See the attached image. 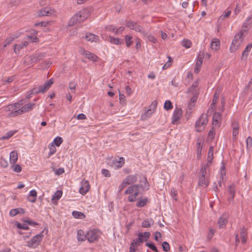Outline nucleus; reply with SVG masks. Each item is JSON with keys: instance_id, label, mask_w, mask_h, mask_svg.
I'll use <instances>...</instances> for the list:
<instances>
[{"instance_id": "1", "label": "nucleus", "mask_w": 252, "mask_h": 252, "mask_svg": "<svg viewBox=\"0 0 252 252\" xmlns=\"http://www.w3.org/2000/svg\"><path fill=\"white\" fill-rule=\"evenodd\" d=\"M140 182H143L144 185H133L129 186L125 191L126 194H132L135 191L139 190V188H142L143 190H148L150 188V184L148 183L147 178L145 176H143L142 178H140Z\"/></svg>"}, {"instance_id": "2", "label": "nucleus", "mask_w": 252, "mask_h": 252, "mask_svg": "<svg viewBox=\"0 0 252 252\" xmlns=\"http://www.w3.org/2000/svg\"><path fill=\"white\" fill-rule=\"evenodd\" d=\"M88 16L87 10L83 9L75 14L69 21L68 26H73L78 23L83 22Z\"/></svg>"}, {"instance_id": "3", "label": "nucleus", "mask_w": 252, "mask_h": 252, "mask_svg": "<svg viewBox=\"0 0 252 252\" xmlns=\"http://www.w3.org/2000/svg\"><path fill=\"white\" fill-rule=\"evenodd\" d=\"M244 37V33L241 31L235 35L229 49L230 52L233 53L240 47Z\"/></svg>"}, {"instance_id": "4", "label": "nucleus", "mask_w": 252, "mask_h": 252, "mask_svg": "<svg viewBox=\"0 0 252 252\" xmlns=\"http://www.w3.org/2000/svg\"><path fill=\"white\" fill-rule=\"evenodd\" d=\"M23 103L22 101L20 102L9 104L6 107L5 110L10 112L8 114L9 117H14L20 115V113L18 112L19 111L20 107H21Z\"/></svg>"}, {"instance_id": "5", "label": "nucleus", "mask_w": 252, "mask_h": 252, "mask_svg": "<svg viewBox=\"0 0 252 252\" xmlns=\"http://www.w3.org/2000/svg\"><path fill=\"white\" fill-rule=\"evenodd\" d=\"M208 122V119L207 114H202L195 124L196 131L201 132L204 130Z\"/></svg>"}, {"instance_id": "6", "label": "nucleus", "mask_w": 252, "mask_h": 252, "mask_svg": "<svg viewBox=\"0 0 252 252\" xmlns=\"http://www.w3.org/2000/svg\"><path fill=\"white\" fill-rule=\"evenodd\" d=\"M44 230L41 231L39 234L33 236L31 240L27 242V246L31 248H35L38 246L42 240Z\"/></svg>"}, {"instance_id": "7", "label": "nucleus", "mask_w": 252, "mask_h": 252, "mask_svg": "<svg viewBox=\"0 0 252 252\" xmlns=\"http://www.w3.org/2000/svg\"><path fill=\"white\" fill-rule=\"evenodd\" d=\"M126 26L131 30L139 32L144 36H146L147 35V33L143 28L136 22L129 21L126 23Z\"/></svg>"}, {"instance_id": "8", "label": "nucleus", "mask_w": 252, "mask_h": 252, "mask_svg": "<svg viewBox=\"0 0 252 252\" xmlns=\"http://www.w3.org/2000/svg\"><path fill=\"white\" fill-rule=\"evenodd\" d=\"M87 239L90 243H93L98 240L99 232L96 229L90 230L86 233Z\"/></svg>"}, {"instance_id": "9", "label": "nucleus", "mask_w": 252, "mask_h": 252, "mask_svg": "<svg viewBox=\"0 0 252 252\" xmlns=\"http://www.w3.org/2000/svg\"><path fill=\"white\" fill-rule=\"evenodd\" d=\"M183 111L181 108H176L173 112L172 123L174 125L177 124L178 121L181 118Z\"/></svg>"}, {"instance_id": "10", "label": "nucleus", "mask_w": 252, "mask_h": 252, "mask_svg": "<svg viewBox=\"0 0 252 252\" xmlns=\"http://www.w3.org/2000/svg\"><path fill=\"white\" fill-rule=\"evenodd\" d=\"M52 79L47 80L43 85L39 86L40 93H44L48 91L53 84Z\"/></svg>"}, {"instance_id": "11", "label": "nucleus", "mask_w": 252, "mask_h": 252, "mask_svg": "<svg viewBox=\"0 0 252 252\" xmlns=\"http://www.w3.org/2000/svg\"><path fill=\"white\" fill-rule=\"evenodd\" d=\"M52 79L47 80L43 85L39 86L40 93H44L48 91L53 84Z\"/></svg>"}, {"instance_id": "12", "label": "nucleus", "mask_w": 252, "mask_h": 252, "mask_svg": "<svg viewBox=\"0 0 252 252\" xmlns=\"http://www.w3.org/2000/svg\"><path fill=\"white\" fill-rule=\"evenodd\" d=\"M213 125L220 127L221 123V115L219 112H215L213 116Z\"/></svg>"}, {"instance_id": "13", "label": "nucleus", "mask_w": 252, "mask_h": 252, "mask_svg": "<svg viewBox=\"0 0 252 252\" xmlns=\"http://www.w3.org/2000/svg\"><path fill=\"white\" fill-rule=\"evenodd\" d=\"M35 105L34 103H29L23 106L21 108L20 107L19 111L20 115H22L26 112H29L33 109Z\"/></svg>"}, {"instance_id": "14", "label": "nucleus", "mask_w": 252, "mask_h": 252, "mask_svg": "<svg viewBox=\"0 0 252 252\" xmlns=\"http://www.w3.org/2000/svg\"><path fill=\"white\" fill-rule=\"evenodd\" d=\"M82 186L79 189V192L82 195H85L90 189V184L88 181L83 180L81 182Z\"/></svg>"}, {"instance_id": "15", "label": "nucleus", "mask_w": 252, "mask_h": 252, "mask_svg": "<svg viewBox=\"0 0 252 252\" xmlns=\"http://www.w3.org/2000/svg\"><path fill=\"white\" fill-rule=\"evenodd\" d=\"M138 179V174H135L127 176L124 180L126 182L127 184L131 185L136 183Z\"/></svg>"}, {"instance_id": "16", "label": "nucleus", "mask_w": 252, "mask_h": 252, "mask_svg": "<svg viewBox=\"0 0 252 252\" xmlns=\"http://www.w3.org/2000/svg\"><path fill=\"white\" fill-rule=\"evenodd\" d=\"M81 54L85 55L87 59L92 61L94 62H96L98 60V57L97 56L88 51L84 50L83 52L81 53Z\"/></svg>"}, {"instance_id": "17", "label": "nucleus", "mask_w": 252, "mask_h": 252, "mask_svg": "<svg viewBox=\"0 0 252 252\" xmlns=\"http://www.w3.org/2000/svg\"><path fill=\"white\" fill-rule=\"evenodd\" d=\"M203 55H199L197 58V61L196 62L195 67L194 70V72L195 73H198L200 70V68L203 62Z\"/></svg>"}, {"instance_id": "18", "label": "nucleus", "mask_w": 252, "mask_h": 252, "mask_svg": "<svg viewBox=\"0 0 252 252\" xmlns=\"http://www.w3.org/2000/svg\"><path fill=\"white\" fill-rule=\"evenodd\" d=\"M85 39L91 42H97L99 41V37L98 35L93 34L90 32H88L85 36Z\"/></svg>"}, {"instance_id": "19", "label": "nucleus", "mask_w": 252, "mask_h": 252, "mask_svg": "<svg viewBox=\"0 0 252 252\" xmlns=\"http://www.w3.org/2000/svg\"><path fill=\"white\" fill-rule=\"evenodd\" d=\"M157 101L156 100L153 101L150 105L149 109L146 112V115L150 117V115L154 113L155 110L157 108Z\"/></svg>"}, {"instance_id": "20", "label": "nucleus", "mask_w": 252, "mask_h": 252, "mask_svg": "<svg viewBox=\"0 0 252 252\" xmlns=\"http://www.w3.org/2000/svg\"><path fill=\"white\" fill-rule=\"evenodd\" d=\"M53 13L51 9L48 7H46L44 9H41L37 12L38 16L39 17L48 16Z\"/></svg>"}, {"instance_id": "21", "label": "nucleus", "mask_w": 252, "mask_h": 252, "mask_svg": "<svg viewBox=\"0 0 252 252\" xmlns=\"http://www.w3.org/2000/svg\"><path fill=\"white\" fill-rule=\"evenodd\" d=\"M29 44V42L28 41H24L22 42L21 43L19 44H15L14 45V52L16 54H18L20 51V50L24 47H27Z\"/></svg>"}, {"instance_id": "22", "label": "nucleus", "mask_w": 252, "mask_h": 252, "mask_svg": "<svg viewBox=\"0 0 252 252\" xmlns=\"http://www.w3.org/2000/svg\"><path fill=\"white\" fill-rule=\"evenodd\" d=\"M36 191L34 189H32L30 191L29 195L28 196V199L30 202L32 203H34L36 201Z\"/></svg>"}, {"instance_id": "23", "label": "nucleus", "mask_w": 252, "mask_h": 252, "mask_svg": "<svg viewBox=\"0 0 252 252\" xmlns=\"http://www.w3.org/2000/svg\"><path fill=\"white\" fill-rule=\"evenodd\" d=\"M233 128L232 136L233 139H236L239 133V125L237 122H234L232 123Z\"/></svg>"}, {"instance_id": "24", "label": "nucleus", "mask_w": 252, "mask_h": 252, "mask_svg": "<svg viewBox=\"0 0 252 252\" xmlns=\"http://www.w3.org/2000/svg\"><path fill=\"white\" fill-rule=\"evenodd\" d=\"M252 48V43L249 44L246 47L245 50L243 52L242 55V59L246 60L249 55V53L250 52Z\"/></svg>"}, {"instance_id": "25", "label": "nucleus", "mask_w": 252, "mask_h": 252, "mask_svg": "<svg viewBox=\"0 0 252 252\" xmlns=\"http://www.w3.org/2000/svg\"><path fill=\"white\" fill-rule=\"evenodd\" d=\"M25 213V211L24 209L18 208L12 209L9 212V215L10 216L14 217L18 214H24Z\"/></svg>"}, {"instance_id": "26", "label": "nucleus", "mask_w": 252, "mask_h": 252, "mask_svg": "<svg viewBox=\"0 0 252 252\" xmlns=\"http://www.w3.org/2000/svg\"><path fill=\"white\" fill-rule=\"evenodd\" d=\"M198 186H203L206 188L209 185V182L206 179L205 176H200L198 179Z\"/></svg>"}, {"instance_id": "27", "label": "nucleus", "mask_w": 252, "mask_h": 252, "mask_svg": "<svg viewBox=\"0 0 252 252\" xmlns=\"http://www.w3.org/2000/svg\"><path fill=\"white\" fill-rule=\"evenodd\" d=\"M154 223V220L153 219L150 218L147 220H145L142 222L141 226L144 228H148L150 227L151 225H153Z\"/></svg>"}, {"instance_id": "28", "label": "nucleus", "mask_w": 252, "mask_h": 252, "mask_svg": "<svg viewBox=\"0 0 252 252\" xmlns=\"http://www.w3.org/2000/svg\"><path fill=\"white\" fill-rule=\"evenodd\" d=\"M18 159V153L16 151H12L10 154V162L11 164L15 163Z\"/></svg>"}, {"instance_id": "29", "label": "nucleus", "mask_w": 252, "mask_h": 252, "mask_svg": "<svg viewBox=\"0 0 252 252\" xmlns=\"http://www.w3.org/2000/svg\"><path fill=\"white\" fill-rule=\"evenodd\" d=\"M213 152H214V148L211 146L210 147L208 154V158H207V163L206 165L209 164H211L212 163V160L213 159Z\"/></svg>"}, {"instance_id": "30", "label": "nucleus", "mask_w": 252, "mask_h": 252, "mask_svg": "<svg viewBox=\"0 0 252 252\" xmlns=\"http://www.w3.org/2000/svg\"><path fill=\"white\" fill-rule=\"evenodd\" d=\"M77 239L78 241H84L87 239L86 234L82 229H79L77 231Z\"/></svg>"}, {"instance_id": "31", "label": "nucleus", "mask_w": 252, "mask_h": 252, "mask_svg": "<svg viewBox=\"0 0 252 252\" xmlns=\"http://www.w3.org/2000/svg\"><path fill=\"white\" fill-rule=\"evenodd\" d=\"M247 236V230L245 229V228L244 227H242L241 228V231H240V237L241 238V242L242 243L244 244L246 242Z\"/></svg>"}, {"instance_id": "32", "label": "nucleus", "mask_w": 252, "mask_h": 252, "mask_svg": "<svg viewBox=\"0 0 252 252\" xmlns=\"http://www.w3.org/2000/svg\"><path fill=\"white\" fill-rule=\"evenodd\" d=\"M109 41L111 43L115 45H121L123 43V40L118 38H115L112 36H109Z\"/></svg>"}, {"instance_id": "33", "label": "nucleus", "mask_w": 252, "mask_h": 252, "mask_svg": "<svg viewBox=\"0 0 252 252\" xmlns=\"http://www.w3.org/2000/svg\"><path fill=\"white\" fill-rule=\"evenodd\" d=\"M31 57L32 62H36L42 60L44 57V55L42 53H36L31 56Z\"/></svg>"}, {"instance_id": "34", "label": "nucleus", "mask_w": 252, "mask_h": 252, "mask_svg": "<svg viewBox=\"0 0 252 252\" xmlns=\"http://www.w3.org/2000/svg\"><path fill=\"white\" fill-rule=\"evenodd\" d=\"M227 222V220L223 216L220 217L218 220V224L220 228H224Z\"/></svg>"}, {"instance_id": "35", "label": "nucleus", "mask_w": 252, "mask_h": 252, "mask_svg": "<svg viewBox=\"0 0 252 252\" xmlns=\"http://www.w3.org/2000/svg\"><path fill=\"white\" fill-rule=\"evenodd\" d=\"M148 202H149V200L147 198H145L142 199H138L136 206L139 208L143 207Z\"/></svg>"}, {"instance_id": "36", "label": "nucleus", "mask_w": 252, "mask_h": 252, "mask_svg": "<svg viewBox=\"0 0 252 252\" xmlns=\"http://www.w3.org/2000/svg\"><path fill=\"white\" fill-rule=\"evenodd\" d=\"M220 41L218 39H214L212 41L211 43V47L212 49L217 51L220 47Z\"/></svg>"}, {"instance_id": "37", "label": "nucleus", "mask_w": 252, "mask_h": 252, "mask_svg": "<svg viewBox=\"0 0 252 252\" xmlns=\"http://www.w3.org/2000/svg\"><path fill=\"white\" fill-rule=\"evenodd\" d=\"M131 195L128 196V200L130 202H133L136 201V197L139 194V191H135L132 194H131Z\"/></svg>"}, {"instance_id": "38", "label": "nucleus", "mask_w": 252, "mask_h": 252, "mask_svg": "<svg viewBox=\"0 0 252 252\" xmlns=\"http://www.w3.org/2000/svg\"><path fill=\"white\" fill-rule=\"evenodd\" d=\"M72 216L76 219H83L85 217L84 214L80 212L74 211L72 213Z\"/></svg>"}, {"instance_id": "39", "label": "nucleus", "mask_w": 252, "mask_h": 252, "mask_svg": "<svg viewBox=\"0 0 252 252\" xmlns=\"http://www.w3.org/2000/svg\"><path fill=\"white\" fill-rule=\"evenodd\" d=\"M16 131H9L4 135L2 136L0 139L1 140L8 139L12 137L15 133Z\"/></svg>"}, {"instance_id": "40", "label": "nucleus", "mask_w": 252, "mask_h": 252, "mask_svg": "<svg viewBox=\"0 0 252 252\" xmlns=\"http://www.w3.org/2000/svg\"><path fill=\"white\" fill-rule=\"evenodd\" d=\"M132 36L129 35H126L125 36V42L127 47H129L133 43L132 40Z\"/></svg>"}, {"instance_id": "41", "label": "nucleus", "mask_w": 252, "mask_h": 252, "mask_svg": "<svg viewBox=\"0 0 252 252\" xmlns=\"http://www.w3.org/2000/svg\"><path fill=\"white\" fill-rule=\"evenodd\" d=\"M63 194L62 190H57L53 195L52 198V200H58L61 197Z\"/></svg>"}, {"instance_id": "42", "label": "nucleus", "mask_w": 252, "mask_h": 252, "mask_svg": "<svg viewBox=\"0 0 252 252\" xmlns=\"http://www.w3.org/2000/svg\"><path fill=\"white\" fill-rule=\"evenodd\" d=\"M19 37V35H16V36H12L9 37V38H7L5 41V43L3 44V47H5L7 46V45H9L12 43V42L14 40V39L18 38Z\"/></svg>"}, {"instance_id": "43", "label": "nucleus", "mask_w": 252, "mask_h": 252, "mask_svg": "<svg viewBox=\"0 0 252 252\" xmlns=\"http://www.w3.org/2000/svg\"><path fill=\"white\" fill-rule=\"evenodd\" d=\"M63 138L61 137L57 136L54 139L53 142L51 143H53L54 145H56L57 147H59L63 142Z\"/></svg>"}, {"instance_id": "44", "label": "nucleus", "mask_w": 252, "mask_h": 252, "mask_svg": "<svg viewBox=\"0 0 252 252\" xmlns=\"http://www.w3.org/2000/svg\"><path fill=\"white\" fill-rule=\"evenodd\" d=\"M228 190L230 194L231 195V198L233 199L235 193L234 185L233 184L229 186Z\"/></svg>"}, {"instance_id": "45", "label": "nucleus", "mask_w": 252, "mask_h": 252, "mask_svg": "<svg viewBox=\"0 0 252 252\" xmlns=\"http://www.w3.org/2000/svg\"><path fill=\"white\" fill-rule=\"evenodd\" d=\"M173 108L172 103L170 100H167L164 104V109L166 110H169Z\"/></svg>"}, {"instance_id": "46", "label": "nucleus", "mask_w": 252, "mask_h": 252, "mask_svg": "<svg viewBox=\"0 0 252 252\" xmlns=\"http://www.w3.org/2000/svg\"><path fill=\"white\" fill-rule=\"evenodd\" d=\"M49 148L50 150V151L48 154V156H50L53 154H54L56 152V148L55 147V145H53V143H51L49 145Z\"/></svg>"}, {"instance_id": "47", "label": "nucleus", "mask_w": 252, "mask_h": 252, "mask_svg": "<svg viewBox=\"0 0 252 252\" xmlns=\"http://www.w3.org/2000/svg\"><path fill=\"white\" fill-rule=\"evenodd\" d=\"M145 245L147 246L148 248H149L150 249H151L154 252H159L158 249L157 248V247H156L154 243L147 242L145 244Z\"/></svg>"}, {"instance_id": "48", "label": "nucleus", "mask_w": 252, "mask_h": 252, "mask_svg": "<svg viewBox=\"0 0 252 252\" xmlns=\"http://www.w3.org/2000/svg\"><path fill=\"white\" fill-rule=\"evenodd\" d=\"M11 168L16 173L20 172L22 171V167L17 164H13V165L11 166Z\"/></svg>"}, {"instance_id": "49", "label": "nucleus", "mask_w": 252, "mask_h": 252, "mask_svg": "<svg viewBox=\"0 0 252 252\" xmlns=\"http://www.w3.org/2000/svg\"><path fill=\"white\" fill-rule=\"evenodd\" d=\"M182 45L183 46L187 48H189L191 46V42L188 39H184L182 42Z\"/></svg>"}, {"instance_id": "50", "label": "nucleus", "mask_w": 252, "mask_h": 252, "mask_svg": "<svg viewBox=\"0 0 252 252\" xmlns=\"http://www.w3.org/2000/svg\"><path fill=\"white\" fill-rule=\"evenodd\" d=\"M222 166L220 167V178L222 179V180H223V177L226 174L225 172V167L224 165V163L223 162H222Z\"/></svg>"}, {"instance_id": "51", "label": "nucleus", "mask_w": 252, "mask_h": 252, "mask_svg": "<svg viewBox=\"0 0 252 252\" xmlns=\"http://www.w3.org/2000/svg\"><path fill=\"white\" fill-rule=\"evenodd\" d=\"M162 248L165 252H167L170 250V246L168 242L164 241L162 243Z\"/></svg>"}, {"instance_id": "52", "label": "nucleus", "mask_w": 252, "mask_h": 252, "mask_svg": "<svg viewBox=\"0 0 252 252\" xmlns=\"http://www.w3.org/2000/svg\"><path fill=\"white\" fill-rule=\"evenodd\" d=\"M16 225L17 228L21 229H24V230H29V226L25 225L24 224H22L18 222H16Z\"/></svg>"}, {"instance_id": "53", "label": "nucleus", "mask_w": 252, "mask_h": 252, "mask_svg": "<svg viewBox=\"0 0 252 252\" xmlns=\"http://www.w3.org/2000/svg\"><path fill=\"white\" fill-rule=\"evenodd\" d=\"M128 185L127 184L126 182L124 179L121 185L119 186L118 192H121L124 188H125Z\"/></svg>"}, {"instance_id": "54", "label": "nucleus", "mask_w": 252, "mask_h": 252, "mask_svg": "<svg viewBox=\"0 0 252 252\" xmlns=\"http://www.w3.org/2000/svg\"><path fill=\"white\" fill-rule=\"evenodd\" d=\"M252 147V138L249 136L246 140V148L248 150Z\"/></svg>"}, {"instance_id": "55", "label": "nucleus", "mask_w": 252, "mask_h": 252, "mask_svg": "<svg viewBox=\"0 0 252 252\" xmlns=\"http://www.w3.org/2000/svg\"><path fill=\"white\" fill-rule=\"evenodd\" d=\"M0 165L1 167L6 168L8 165V163L3 158H0Z\"/></svg>"}, {"instance_id": "56", "label": "nucleus", "mask_w": 252, "mask_h": 252, "mask_svg": "<svg viewBox=\"0 0 252 252\" xmlns=\"http://www.w3.org/2000/svg\"><path fill=\"white\" fill-rule=\"evenodd\" d=\"M231 13V11L230 10L227 11L224 14H222L219 18V20L220 21L223 20L224 19L226 18H228L230 14Z\"/></svg>"}, {"instance_id": "57", "label": "nucleus", "mask_w": 252, "mask_h": 252, "mask_svg": "<svg viewBox=\"0 0 252 252\" xmlns=\"http://www.w3.org/2000/svg\"><path fill=\"white\" fill-rule=\"evenodd\" d=\"M23 221L24 222L27 223L28 224H29L30 225H32V226L38 225L39 224L38 223L36 222H35L32 220H31L29 219L23 220Z\"/></svg>"}, {"instance_id": "58", "label": "nucleus", "mask_w": 252, "mask_h": 252, "mask_svg": "<svg viewBox=\"0 0 252 252\" xmlns=\"http://www.w3.org/2000/svg\"><path fill=\"white\" fill-rule=\"evenodd\" d=\"M215 129L214 127H212L209 130L208 133V136L211 139H213L215 135Z\"/></svg>"}, {"instance_id": "59", "label": "nucleus", "mask_w": 252, "mask_h": 252, "mask_svg": "<svg viewBox=\"0 0 252 252\" xmlns=\"http://www.w3.org/2000/svg\"><path fill=\"white\" fill-rule=\"evenodd\" d=\"M53 170H54L55 174L57 175H60L64 172V170L63 168H59L56 170L53 168Z\"/></svg>"}, {"instance_id": "60", "label": "nucleus", "mask_w": 252, "mask_h": 252, "mask_svg": "<svg viewBox=\"0 0 252 252\" xmlns=\"http://www.w3.org/2000/svg\"><path fill=\"white\" fill-rule=\"evenodd\" d=\"M102 174L105 176L107 177H110L111 176V174L110 171L106 169H103L101 170Z\"/></svg>"}, {"instance_id": "61", "label": "nucleus", "mask_w": 252, "mask_h": 252, "mask_svg": "<svg viewBox=\"0 0 252 252\" xmlns=\"http://www.w3.org/2000/svg\"><path fill=\"white\" fill-rule=\"evenodd\" d=\"M219 97V94L217 92H216L213 96V99L212 100L213 105L215 104L217 102L218 99Z\"/></svg>"}, {"instance_id": "62", "label": "nucleus", "mask_w": 252, "mask_h": 252, "mask_svg": "<svg viewBox=\"0 0 252 252\" xmlns=\"http://www.w3.org/2000/svg\"><path fill=\"white\" fill-rule=\"evenodd\" d=\"M132 242L136 245V247L140 246L141 243H143L142 240H140V239H138V238L134 239L132 241Z\"/></svg>"}, {"instance_id": "63", "label": "nucleus", "mask_w": 252, "mask_h": 252, "mask_svg": "<svg viewBox=\"0 0 252 252\" xmlns=\"http://www.w3.org/2000/svg\"><path fill=\"white\" fill-rule=\"evenodd\" d=\"M161 234L160 233V232H159V231H156L155 234H154V239L157 241V242H159V240L158 239L159 238H161Z\"/></svg>"}, {"instance_id": "64", "label": "nucleus", "mask_w": 252, "mask_h": 252, "mask_svg": "<svg viewBox=\"0 0 252 252\" xmlns=\"http://www.w3.org/2000/svg\"><path fill=\"white\" fill-rule=\"evenodd\" d=\"M151 234L150 232L146 231L143 233L144 241L147 242L150 237Z\"/></svg>"}]
</instances>
